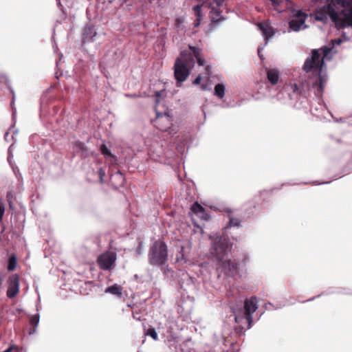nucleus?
<instances>
[{
  "mask_svg": "<svg viewBox=\"0 0 352 352\" xmlns=\"http://www.w3.org/2000/svg\"><path fill=\"white\" fill-rule=\"evenodd\" d=\"M323 65L324 60L320 58L318 50H313L311 57L306 59L302 67L306 72H313L314 76L308 83L309 87L316 89L315 95L318 97L322 96L327 81L325 76L322 75Z\"/></svg>",
  "mask_w": 352,
  "mask_h": 352,
  "instance_id": "2",
  "label": "nucleus"
},
{
  "mask_svg": "<svg viewBox=\"0 0 352 352\" xmlns=\"http://www.w3.org/2000/svg\"><path fill=\"white\" fill-rule=\"evenodd\" d=\"M192 212L202 220H208L209 216L206 209L198 202H195L191 206Z\"/></svg>",
  "mask_w": 352,
  "mask_h": 352,
  "instance_id": "12",
  "label": "nucleus"
},
{
  "mask_svg": "<svg viewBox=\"0 0 352 352\" xmlns=\"http://www.w3.org/2000/svg\"><path fill=\"white\" fill-rule=\"evenodd\" d=\"M5 279V275L2 273H0V289L1 288L3 281Z\"/></svg>",
  "mask_w": 352,
  "mask_h": 352,
  "instance_id": "30",
  "label": "nucleus"
},
{
  "mask_svg": "<svg viewBox=\"0 0 352 352\" xmlns=\"http://www.w3.org/2000/svg\"><path fill=\"white\" fill-rule=\"evenodd\" d=\"M4 212H5V206H4V204L1 203V204H0V222H1L3 220Z\"/></svg>",
  "mask_w": 352,
  "mask_h": 352,
  "instance_id": "27",
  "label": "nucleus"
},
{
  "mask_svg": "<svg viewBox=\"0 0 352 352\" xmlns=\"http://www.w3.org/2000/svg\"><path fill=\"white\" fill-rule=\"evenodd\" d=\"M218 267L222 268L223 272L228 276H234L238 272V264L231 260L218 259Z\"/></svg>",
  "mask_w": 352,
  "mask_h": 352,
  "instance_id": "10",
  "label": "nucleus"
},
{
  "mask_svg": "<svg viewBox=\"0 0 352 352\" xmlns=\"http://www.w3.org/2000/svg\"><path fill=\"white\" fill-rule=\"evenodd\" d=\"M12 349V347H9L8 349H6V351H4L3 352H10Z\"/></svg>",
  "mask_w": 352,
  "mask_h": 352,
  "instance_id": "35",
  "label": "nucleus"
},
{
  "mask_svg": "<svg viewBox=\"0 0 352 352\" xmlns=\"http://www.w3.org/2000/svg\"><path fill=\"white\" fill-rule=\"evenodd\" d=\"M74 148L76 152H78V153L80 152V157L82 158H85V157H87V155H88L87 148L83 142H82L80 141H76L74 143Z\"/></svg>",
  "mask_w": 352,
  "mask_h": 352,
  "instance_id": "16",
  "label": "nucleus"
},
{
  "mask_svg": "<svg viewBox=\"0 0 352 352\" xmlns=\"http://www.w3.org/2000/svg\"><path fill=\"white\" fill-rule=\"evenodd\" d=\"M160 96L159 92H157V96L159 97Z\"/></svg>",
  "mask_w": 352,
  "mask_h": 352,
  "instance_id": "39",
  "label": "nucleus"
},
{
  "mask_svg": "<svg viewBox=\"0 0 352 352\" xmlns=\"http://www.w3.org/2000/svg\"><path fill=\"white\" fill-rule=\"evenodd\" d=\"M314 12V19L318 21L326 23L327 16L334 23L338 30L346 28H352V0H333Z\"/></svg>",
  "mask_w": 352,
  "mask_h": 352,
  "instance_id": "1",
  "label": "nucleus"
},
{
  "mask_svg": "<svg viewBox=\"0 0 352 352\" xmlns=\"http://www.w3.org/2000/svg\"><path fill=\"white\" fill-rule=\"evenodd\" d=\"M30 324L33 327V329L30 331V333H34L36 331V327L39 322V315L36 314L32 316L30 320Z\"/></svg>",
  "mask_w": 352,
  "mask_h": 352,
  "instance_id": "22",
  "label": "nucleus"
},
{
  "mask_svg": "<svg viewBox=\"0 0 352 352\" xmlns=\"http://www.w3.org/2000/svg\"><path fill=\"white\" fill-rule=\"evenodd\" d=\"M235 320H236V322H238V317H236Z\"/></svg>",
  "mask_w": 352,
  "mask_h": 352,
  "instance_id": "40",
  "label": "nucleus"
},
{
  "mask_svg": "<svg viewBox=\"0 0 352 352\" xmlns=\"http://www.w3.org/2000/svg\"><path fill=\"white\" fill-rule=\"evenodd\" d=\"M148 261L152 265L162 266L168 261V251L166 243L161 240L155 241L150 247Z\"/></svg>",
  "mask_w": 352,
  "mask_h": 352,
  "instance_id": "4",
  "label": "nucleus"
},
{
  "mask_svg": "<svg viewBox=\"0 0 352 352\" xmlns=\"http://www.w3.org/2000/svg\"><path fill=\"white\" fill-rule=\"evenodd\" d=\"M201 5H197L194 7L193 10L197 17H201Z\"/></svg>",
  "mask_w": 352,
  "mask_h": 352,
  "instance_id": "26",
  "label": "nucleus"
},
{
  "mask_svg": "<svg viewBox=\"0 0 352 352\" xmlns=\"http://www.w3.org/2000/svg\"><path fill=\"white\" fill-rule=\"evenodd\" d=\"M100 152L105 157H109L111 164H116L117 161L116 157L113 155L111 151L107 147L105 144L100 146Z\"/></svg>",
  "mask_w": 352,
  "mask_h": 352,
  "instance_id": "18",
  "label": "nucleus"
},
{
  "mask_svg": "<svg viewBox=\"0 0 352 352\" xmlns=\"http://www.w3.org/2000/svg\"><path fill=\"white\" fill-rule=\"evenodd\" d=\"M200 21H201V17H197L196 20L194 22V26L195 28L198 27L200 24Z\"/></svg>",
  "mask_w": 352,
  "mask_h": 352,
  "instance_id": "31",
  "label": "nucleus"
},
{
  "mask_svg": "<svg viewBox=\"0 0 352 352\" xmlns=\"http://www.w3.org/2000/svg\"><path fill=\"white\" fill-rule=\"evenodd\" d=\"M116 258L115 252H106L98 256L97 263L101 270H109L114 265Z\"/></svg>",
  "mask_w": 352,
  "mask_h": 352,
  "instance_id": "5",
  "label": "nucleus"
},
{
  "mask_svg": "<svg viewBox=\"0 0 352 352\" xmlns=\"http://www.w3.org/2000/svg\"><path fill=\"white\" fill-rule=\"evenodd\" d=\"M17 265V258L16 256L14 254H12L10 256L8 259V271H14Z\"/></svg>",
  "mask_w": 352,
  "mask_h": 352,
  "instance_id": "20",
  "label": "nucleus"
},
{
  "mask_svg": "<svg viewBox=\"0 0 352 352\" xmlns=\"http://www.w3.org/2000/svg\"><path fill=\"white\" fill-rule=\"evenodd\" d=\"M214 252L217 260L223 257L229 250L230 245L228 241L222 236L215 238L213 243Z\"/></svg>",
  "mask_w": 352,
  "mask_h": 352,
  "instance_id": "6",
  "label": "nucleus"
},
{
  "mask_svg": "<svg viewBox=\"0 0 352 352\" xmlns=\"http://www.w3.org/2000/svg\"><path fill=\"white\" fill-rule=\"evenodd\" d=\"M146 335L151 336L154 340H158V336L157 333L154 328H149Z\"/></svg>",
  "mask_w": 352,
  "mask_h": 352,
  "instance_id": "24",
  "label": "nucleus"
},
{
  "mask_svg": "<svg viewBox=\"0 0 352 352\" xmlns=\"http://www.w3.org/2000/svg\"><path fill=\"white\" fill-rule=\"evenodd\" d=\"M258 27L261 32H262L263 36H264L265 40H268L270 38H272L274 36V30L268 23L260 22L258 23Z\"/></svg>",
  "mask_w": 352,
  "mask_h": 352,
  "instance_id": "13",
  "label": "nucleus"
},
{
  "mask_svg": "<svg viewBox=\"0 0 352 352\" xmlns=\"http://www.w3.org/2000/svg\"><path fill=\"white\" fill-rule=\"evenodd\" d=\"M333 43H336L337 44H340L341 43V40L340 39H338V40H334L333 41Z\"/></svg>",
  "mask_w": 352,
  "mask_h": 352,
  "instance_id": "34",
  "label": "nucleus"
},
{
  "mask_svg": "<svg viewBox=\"0 0 352 352\" xmlns=\"http://www.w3.org/2000/svg\"><path fill=\"white\" fill-rule=\"evenodd\" d=\"M98 172H99V175H100V181L102 182V179H103V177L105 175V173H104V171L103 170V169L102 168H100L99 169Z\"/></svg>",
  "mask_w": 352,
  "mask_h": 352,
  "instance_id": "28",
  "label": "nucleus"
},
{
  "mask_svg": "<svg viewBox=\"0 0 352 352\" xmlns=\"http://www.w3.org/2000/svg\"><path fill=\"white\" fill-rule=\"evenodd\" d=\"M201 75H198L197 77L194 80L193 83L195 85H199L201 82Z\"/></svg>",
  "mask_w": 352,
  "mask_h": 352,
  "instance_id": "29",
  "label": "nucleus"
},
{
  "mask_svg": "<svg viewBox=\"0 0 352 352\" xmlns=\"http://www.w3.org/2000/svg\"><path fill=\"white\" fill-rule=\"evenodd\" d=\"M241 226V220L238 218H234L232 217H230L228 224L226 226L227 228L231 227H239Z\"/></svg>",
  "mask_w": 352,
  "mask_h": 352,
  "instance_id": "23",
  "label": "nucleus"
},
{
  "mask_svg": "<svg viewBox=\"0 0 352 352\" xmlns=\"http://www.w3.org/2000/svg\"><path fill=\"white\" fill-rule=\"evenodd\" d=\"M272 3V6H274V8L278 11V12H280L281 10H280V3L281 2V0H270Z\"/></svg>",
  "mask_w": 352,
  "mask_h": 352,
  "instance_id": "25",
  "label": "nucleus"
},
{
  "mask_svg": "<svg viewBox=\"0 0 352 352\" xmlns=\"http://www.w3.org/2000/svg\"><path fill=\"white\" fill-rule=\"evenodd\" d=\"M123 288L122 286L118 285V284H114L110 287H108L105 289V293H109L113 295H116L118 297H121L122 294Z\"/></svg>",
  "mask_w": 352,
  "mask_h": 352,
  "instance_id": "17",
  "label": "nucleus"
},
{
  "mask_svg": "<svg viewBox=\"0 0 352 352\" xmlns=\"http://www.w3.org/2000/svg\"><path fill=\"white\" fill-rule=\"evenodd\" d=\"M193 56L187 50L182 51L174 65V76L177 83L185 81L195 66Z\"/></svg>",
  "mask_w": 352,
  "mask_h": 352,
  "instance_id": "3",
  "label": "nucleus"
},
{
  "mask_svg": "<svg viewBox=\"0 0 352 352\" xmlns=\"http://www.w3.org/2000/svg\"><path fill=\"white\" fill-rule=\"evenodd\" d=\"M331 51V49L327 47H325L323 48V54H324V56H326Z\"/></svg>",
  "mask_w": 352,
  "mask_h": 352,
  "instance_id": "32",
  "label": "nucleus"
},
{
  "mask_svg": "<svg viewBox=\"0 0 352 352\" xmlns=\"http://www.w3.org/2000/svg\"><path fill=\"white\" fill-rule=\"evenodd\" d=\"M267 78L269 82L274 85L277 84L279 79V72L275 69H270L267 70Z\"/></svg>",
  "mask_w": 352,
  "mask_h": 352,
  "instance_id": "15",
  "label": "nucleus"
},
{
  "mask_svg": "<svg viewBox=\"0 0 352 352\" xmlns=\"http://www.w3.org/2000/svg\"><path fill=\"white\" fill-rule=\"evenodd\" d=\"M7 296L9 298H14L19 292V276L14 274L9 276L8 280Z\"/></svg>",
  "mask_w": 352,
  "mask_h": 352,
  "instance_id": "8",
  "label": "nucleus"
},
{
  "mask_svg": "<svg viewBox=\"0 0 352 352\" xmlns=\"http://www.w3.org/2000/svg\"><path fill=\"white\" fill-rule=\"evenodd\" d=\"M225 86L221 83H219L214 87V94L219 98L221 99L225 96Z\"/></svg>",
  "mask_w": 352,
  "mask_h": 352,
  "instance_id": "19",
  "label": "nucleus"
},
{
  "mask_svg": "<svg viewBox=\"0 0 352 352\" xmlns=\"http://www.w3.org/2000/svg\"><path fill=\"white\" fill-rule=\"evenodd\" d=\"M11 197H12L11 192H8L7 194V199H8V201L9 204H10V206H11V204H12V201L10 200Z\"/></svg>",
  "mask_w": 352,
  "mask_h": 352,
  "instance_id": "33",
  "label": "nucleus"
},
{
  "mask_svg": "<svg viewBox=\"0 0 352 352\" xmlns=\"http://www.w3.org/2000/svg\"><path fill=\"white\" fill-rule=\"evenodd\" d=\"M188 48L190 50L188 51V52H190L193 56V59L195 60V58H196L199 65L203 66L205 63V60L201 57V49L191 45H188Z\"/></svg>",
  "mask_w": 352,
  "mask_h": 352,
  "instance_id": "14",
  "label": "nucleus"
},
{
  "mask_svg": "<svg viewBox=\"0 0 352 352\" xmlns=\"http://www.w3.org/2000/svg\"><path fill=\"white\" fill-rule=\"evenodd\" d=\"M294 19L289 23V27L293 31L298 32L300 30L302 25L305 24L307 17V14L301 10H298L293 14Z\"/></svg>",
  "mask_w": 352,
  "mask_h": 352,
  "instance_id": "9",
  "label": "nucleus"
},
{
  "mask_svg": "<svg viewBox=\"0 0 352 352\" xmlns=\"http://www.w3.org/2000/svg\"><path fill=\"white\" fill-rule=\"evenodd\" d=\"M96 34V32L93 27H86L84 31L85 38L87 40L92 39Z\"/></svg>",
  "mask_w": 352,
  "mask_h": 352,
  "instance_id": "21",
  "label": "nucleus"
},
{
  "mask_svg": "<svg viewBox=\"0 0 352 352\" xmlns=\"http://www.w3.org/2000/svg\"><path fill=\"white\" fill-rule=\"evenodd\" d=\"M171 119L167 113L160 114L157 113V116L154 120V125L162 131H166L171 126Z\"/></svg>",
  "mask_w": 352,
  "mask_h": 352,
  "instance_id": "11",
  "label": "nucleus"
},
{
  "mask_svg": "<svg viewBox=\"0 0 352 352\" xmlns=\"http://www.w3.org/2000/svg\"><path fill=\"white\" fill-rule=\"evenodd\" d=\"M257 301L255 297H252L250 299H246L244 302V315L247 322L248 323V328H250L253 322L252 314L257 309Z\"/></svg>",
  "mask_w": 352,
  "mask_h": 352,
  "instance_id": "7",
  "label": "nucleus"
},
{
  "mask_svg": "<svg viewBox=\"0 0 352 352\" xmlns=\"http://www.w3.org/2000/svg\"><path fill=\"white\" fill-rule=\"evenodd\" d=\"M206 71L209 72V70H210V68L208 66L206 68Z\"/></svg>",
  "mask_w": 352,
  "mask_h": 352,
  "instance_id": "38",
  "label": "nucleus"
},
{
  "mask_svg": "<svg viewBox=\"0 0 352 352\" xmlns=\"http://www.w3.org/2000/svg\"><path fill=\"white\" fill-rule=\"evenodd\" d=\"M258 56H260V58L262 59L263 58L262 54H260V50L259 49L258 50Z\"/></svg>",
  "mask_w": 352,
  "mask_h": 352,
  "instance_id": "37",
  "label": "nucleus"
},
{
  "mask_svg": "<svg viewBox=\"0 0 352 352\" xmlns=\"http://www.w3.org/2000/svg\"><path fill=\"white\" fill-rule=\"evenodd\" d=\"M298 90V86L297 85H294V91H296Z\"/></svg>",
  "mask_w": 352,
  "mask_h": 352,
  "instance_id": "36",
  "label": "nucleus"
}]
</instances>
